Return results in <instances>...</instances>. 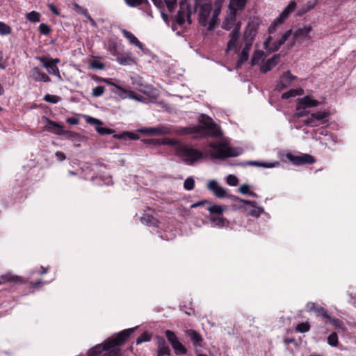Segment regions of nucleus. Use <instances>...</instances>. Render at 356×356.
<instances>
[{
	"label": "nucleus",
	"instance_id": "1",
	"mask_svg": "<svg viewBox=\"0 0 356 356\" xmlns=\"http://www.w3.org/2000/svg\"><path fill=\"white\" fill-rule=\"evenodd\" d=\"M225 0H194V12H197V20L202 26L212 31L218 24Z\"/></svg>",
	"mask_w": 356,
	"mask_h": 356
},
{
	"label": "nucleus",
	"instance_id": "2",
	"mask_svg": "<svg viewBox=\"0 0 356 356\" xmlns=\"http://www.w3.org/2000/svg\"><path fill=\"white\" fill-rule=\"evenodd\" d=\"M136 327L124 330L120 332L115 338L108 339L103 343L90 348L87 353V356H98L104 350L109 352L113 346H120L129 337L134 333Z\"/></svg>",
	"mask_w": 356,
	"mask_h": 356
},
{
	"label": "nucleus",
	"instance_id": "3",
	"mask_svg": "<svg viewBox=\"0 0 356 356\" xmlns=\"http://www.w3.org/2000/svg\"><path fill=\"white\" fill-rule=\"evenodd\" d=\"M241 22H236V13L234 10H229L227 13L225 20L222 22V28L227 31L233 29L229 33V40L227 44L226 51H229L235 48L236 42L240 35Z\"/></svg>",
	"mask_w": 356,
	"mask_h": 356
},
{
	"label": "nucleus",
	"instance_id": "4",
	"mask_svg": "<svg viewBox=\"0 0 356 356\" xmlns=\"http://www.w3.org/2000/svg\"><path fill=\"white\" fill-rule=\"evenodd\" d=\"M179 9L177 14L171 16L172 26L173 31L177 30V26L184 27L186 21L188 24H192L191 15L192 10L190 3L188 0H181L179 3Z\"/></svg>",
	"mask_w": 356,
	"mask_h": 356
},
{
	"label": "nucleus",
	"instance_id": "5",
	"mask_svg": "<svg viewBox=\"0 0 356 356\" xmlns=\"http://www.w3.org/2000/svg\"><path fill=\"white\" fill-rule=\"evenodd\" d=\"M211 149L210 154L212 159H223L228 157L237 156L242 154L243 149L240 147H227L225 148L224 143L213 142L209 144Z\"/></svg>",
	"mask_w": 356,
	"mask_h": 356
},
{
	"label": "nucleus",
	"instance_id": "6",
	"mask_svg": "<svg viewBox=\"0 0 356 356\" xmlns=\"http://www.w3.org/2000/svg\"><path fill=\"white\" fill-rule=\"evenodd\" d=\"M175 154L188 165H193L202 157V152L182 143L175 147Z\"/></svg>",
	"mask_w": 356,
	"mask_h": 356
},
{
	"label": "nucleus",
	"instance_id": "7",
	"mask_svg": "<svg viewBox=\"0 0 356 356\" xmlns=\"http://www.w3.org/2000/svg\"><path fill=\"white\" fill-rule=\"evenodd\" d=\"M165 337L168 342L172 346L176 355H184L187 353V349L179 341L175 333L170 330L165 332Z\"/></svg>",
	"mask_w": 356,
	"mask_h": 356
},
{
	"label": "nucleus",
	"instance_id": "8",
	"mask_svg": "<svg viewBox=\"0 0 356 356\" xmlns=\"http://www.w3.org/2000/svg\"><path fill=\"white\" fill-rule=\"evenodd\" d=\"M312 31V27L311 26L298 28L293 33V43L302 44L304 42L310 41L312 40V36L310 35Z\"/></svg>",
	"mask_w": 356,
	"mask_h": 356
},
{
	"label": "nucleus",
	"instance_id": "9",
	"mask_svg": "<svg viewBox=\"0 0 356 356\" xmlns=\"http://www.w3.org/2000/svg\"><path fill=\"white\" fill-rule=\"evenodd\" d=\"M85 120L88 124L94 125L95 130L100 135H108L115 133L114 129L102 127L103 122L97 118L86 115Z\"/></svg>",
	"mask_w": 356,
	"mask_h": 356
},
{
	"label": "nucleus",
	"instance_id": "10",
	"mask_svg": "<svg viewBox=\"0 0 356 356\" xmlns=\"http://www.w3.org/2000/svg\"><path fill=\"white\" fill-rule=\"evenodd\" d=\"M286 158L294 165H300L303 164H312L315 162V159L310 154H302L298 156H294L291 154H287Z\"/></svg>",
	"mask_w": 356,
	"mask_h": 356
},
{
	"label": "nucleus",
	"instance_id": "11",
	"mask_svg": "<svg viewBox=\"0 0 356 356\" xmlns=\"http://www.w3.org/2000/svg\"><path fill=\"white\" fill-rule=\"evenodd\" d=\"M200 122L204 125L207 129L211 132L212 136H218L221 135L220 128L209 116L204 114L201 115Z\"/></svg>",
	"mask_w": 356,
	"mask_h": 356
},
{
	"label": "nucleus",
	"instance_id": "12",
	"mask_svg": "<svg viewBox=\"0 0 356 356\" xmlns=\"http://www.w3.org/2000/svg\"><path fill=\"white\" fill-rule=\"evenodd\" d=\"M320 104V102L313 99L310 95H306L297 99L296 110L305 109L306 108L316 107Z\"/></svg>",
	"mask_w": 356,
	"mask_h": 356
},
{
	"label": "nucleus",
	"instance_id": "13",
	"mask_svg": "<svg viewBox=\"0 0 356 356\" xmlns=\"http://www.w3.org/2000/svg\"><path fill=\"white\" fill-rule=\"evenodd\" d=\"M156 340L157 346V356H170L171 350L165 339L163 337L156 336Z\"/></svg>",
	"mask_w": 356,
	"mask_h": 356
},
{
	"label": "nucleus",
	"instance_id": "14",
	"mask_svg": "<svg viewBox=\"0 0 356 356\" xmlns=\"http://www.w3.org/2000/svg\"><path fill=\"white\" fill-rule=\"evenodd\" d=\"M207 188L217 197L222 198L226 196L225 189L220 186L216 180L209 181L207 184Z\"/></svg>",
	"mask_w": 356,
	"mask_h": 356
},
{
	"label": "nucleus",
	"instance_id": "15",
	"mask_svg": "<svg viewBox=\"0 0 356 356\" xmlns=\"http://www.w3.org/2000/svg\"><path fill=\"white\" fill-rule=\"evenodd\" d=\"M140 131L144 134H149L158 136L167 135L171 133L170 129L165 127L144 128L140 129Z\"/></svg>",
	"mask_w": 356,
	"mask_h": 356
},
{
	"label": "nucleus",
	"instance_id": "16",
	"mask_svg": "<svg viewBox=\"0 0 356 356\" xmlns=\"http://www.w3.org/2000/svg\"><path fill=\"white\" fill-rule=\"evenodd\" d=\"M281 57L280 54H275L270 58H268L266 60L264 64L261 66V71L266 74L268 72L270 71L277 63Z\"/></svg>",
	"mask_w": 356,
	"mask_h": 356
},
{
	"label": "nucleus",
	"instance_id": "17",
	"mask_svg": "<svg viewBox=\"0 0 356 356\" xmlns=\"http://www.w3.org/2000/svg\"><path fill=\"white\" fill-rule=\"evenodd\" d=\"M306 309L307 312H314L317 315L321 316L323 318H330V315L327 314V310L315 302H309L306 305Z\"/></svg>",
	"mask_w": 356,
	"mask_h": 356
},
{
	"label": "nucleus",
	"instance_id": "18",
	"mask_svg": "<svg viewBox=\"0 0 356 356\" xmlns=\"http://www.w3.org/2000/svg\"><path fill=\"white\" fill-rule=\"evenodd\" d=\"M38 59L42 63L43 66L47 69L49 74H54L58 76L59 79L61 78L59 69L56 65H54L53 63H49L48 59L45 57H40Z\"/></svg>",
	"mask_w": 356,
	"mask_h": 356
},
{
	"label": "nucleus",
	"instance_id": "19",
	"mask_svg": "<svg viewBox=\"0 0 356 356\" xmlns=\"http://www.w3.org/2000/svg\"><path fill=\"white\" fill-rule=\"evenodd\" d=\"M186 333L192 340L193 345L195 349L202 346L203 339L200 333L191 329L186 330Z\"/></svg>",
	"mask_w": 356,
	"mask_h": 356
},
{
	"label": "nucleus",
	"instance_id": "20",
	"mask_svg": "<svg viewBox=\"0 0 356 356\" xmlns=\"http://www.w3.org/2000/svg\"><path fill=\"white\" fill-rule=\"evenodd\" d=\"M31 77L36 81L49 82L51 81L49 76L38 67H34L31 70Z\"/></svg>",
	"mask_w": 356,
	"mask_h": 356
},
{
	"label": "nucleus",
	"instance_id": "21",
	"mask_svg": "<svg viewBox=\"0 0 356 356\" xmlns=\"http://www.w3.org/2000/svg\"><path fill=\"white\" fill-rule=\"evenodd\" d=\"M295 79L296 76L292 75L289 71L286 72L281 77L280 82L277 85V88L279 90H282L286 88Z\"/></svg>",
	"mask_w": 356,
	"mask_h": 356
},
{
	"label": "nucleus",
	"instance_id": "22",
	"mask_svg": "<svg viewBox=\"0 0 356 356\" xmlns=\"http://www.w3.org/2000/svg\"><path fill=\"white\" fill-rule=\"evenodd\" d=\"M296 7V3L294 1H291L280 15L277 18V22L282 24L284 20L288 18L289 15L295 10Z\"/></svg>",
	"mask_w": 356,
	"mask_h": 356
},
{
	"label": "nucleus",
	"instance_id": "23",
	"mask_svg": "<svg viewBox=\"0 0 356 356\" xmlns=\"http://www.w3.org/2000/svg\"><path fill=\"white\" fill-rule=\"evenodd\" d=\"M252 44L251 42H246L245 44V47L243 48L240 55H239V59L237 61L236 67H239L243 65L248 59L249 56V52L250 51Z\"/></svg>",
	"mask_w": 356,
	"mask_h": 356
},
{
	"label": "nucleus",
	"instance_id": "24",
	"mask_svg": "<svg viewBox=\"0 0 356 356\" xmlns=\"http://www.w3.org/2000/svg\"><path fill=\"white\" fill-rule=\"evenodd\" d=\"M46 120L48 122V124L46 126L47 130L57 135L63 134V127L62 125L48 118H46Z\"/></svg>",
	"mask_w": 356,
	"mask_h": 356
},
{
	"label": "nucleus",
	"instance_id": "25",
	"mask_svg": "<svg viewBox=\"0 0 356 356\" xmlns=\"http://www.w3.org/2000/svg\"><path fill=\"white\" fill-rule=\"evenodd\" d=\"M122 33L123 36L127 38L131 44L136 45L140 49H143V45L133 33L126 29H122Z\"/></svg>",
	"mask_w": 356,
	"mask_h": 356
},
{
	"label": "nucleus",
	"instance_id": "26",
	"mask_svg": "<svg viewBox=\"0 0 356 356\" xmlns=\"http://www.w3.org/2000/svg\"><path fill=\"white\" fill-rule=\"evenodd\" d=\"M248 1V0H230L228 8L236 13L237 10H242L245 8Z\"/></svg>",
	"mask_w": 356,
	"mask_h": 356
},
{
	"label": "nucleus",
	"instance_id": "27",
	"mask_svg": "<svg viewBox=\"0 0 356 356\" xmlns=\"http://www.w3.org/2000/svg\"><path fill=\"white\" fill-rule=\"evenodd\" d=\"M330 114V112L327 111H318L312 113V117L314 118L316 122H319L320 124H321L327 122V118L329 117Z\"/></svg>",
	"mask_w": 356,
	"mask_h": 356
},
{
	"label": "nucleus",
	"instance_id": "28",
	"mask_svg": "<svg viewBox=\"0 0 356 356\" xmlns=\"http://www.w3.org/2000/svg\"><path fill=\"white\" fill-rule=\"evenodd\" d=\"M272 38L269 36L264 43V48L269 52H275L277 51L282 44H278V41L273 42L270 45V41Z\"/></svg>",
	"mask_w": 356,
	"mask_h": 356
},
{
	"label": "nucleus",
	"instance_id": "29",
	"mask_svg": "<svg viewBox=\"0 0 356 356\" xmlns=\"http://www.w3.org/2000/svg\"><path fill=\"white\" fill-rule=\"evenodd\" d=\"M143 224L148 226H156L157 220L151 215L143 214L140 218Z\"/></svg>",
	"mask_w": 356,
	"mask_h": 356
},
{
	"label": "nucleus",
	"instance_id": "30",
	"mask_svg": "<svg viewBox=\"0 0 356 356\" xmlns=\"http://www.w3.org/2000/svg\"><path fill=\"white\" fill-rule=\"evenodd\" d=\"M317 2H318L317 0H312V1H307V3H305L302 6V8L299 10L298 15H301L304 13H306L311 9L314 8L316 6V5L317 4Z\"/></svg>",
	"mask_w": 356,
	"mask_h": 356
},
{
	"label": "nucleus",
	"instance_id": "31",
	"mask_svg": "<svg viewBox=\"0 0 356 356\" xmlns=\"http://www.w3.org/2000/svg\"><path fill=\"white\" fill-rule=\"evenodd\" d=\"M264 212V209L257 207L256 204L252 207V209L247 211V214L254 217H259Z\"/></svg>",
	"mask_w": 356,
	"mask_h": 356
},
{
	"label": "nucleus",
	"instance_id": "32",
	"mask_svg": "<svg viewBox=\"0 0 356 356\" xmlns=\"http://www.w3.org/2000/svg\"><path fill=\"white\" fill-rule=\"evenodd\" d=\"M211 223L213 226L222 227L225 225V218L219 216H212L210 218Z\"/></svg>",
	"mask_w": 356,
	"mask_h": 356
},
{
	"label": "nucleus",
	"instance_id": "33",
	"mask_svg": "<svg viewBox=\"0 0 356 356\" xmlns=\"http://www.w3.org/2000/svg\"><path fill=\"white\" fill-rule=\"evenodd\" d=\"M207 210L211 213L221 215L224 212L225 208L222 206L214 204L209 207Z\"/></svg>",
	"mask_w": 356,
	"mask_h": 356
},
{
	"label": "nucleus",
	"instance_id": "34",
	"mask_svg": "<svg viewBox=\"0 0 356 356\" xmlns=\"http://www.w3.org/2000/svg\"><path fill=\"white\" fill-rule=\"evenodd\" d=\"M264 56V52L261 50H256L251 58V65H257Z\"/></svg>",
	"mask_w": 356,
	"mask_h": 356
},
{
	"label": "nucleus",
	"instance_id": "35",
	"mask_svg": "<svg viewBox=\"0 0 356 356\" xmlns=\"http://www.w3.org/2000/svg\"><path fill=\"white\" fill-rule=\"evenodd\" d=\"M26 19L31 22H38L40 20V15L38 12L31 11L26 13Z\"/></svg>",
	"mask_w": 356,
	"mask_h": 356
},
{
	"label": "nucleus",
	"instance_id": "36",
	"mask_svg": "<svg viewBox=\"0 0 356 356\" xmlns=\"http://www.w3.org/2000/svg\"><path fill=\"white\" fill-rule=\"evenodd\" d=\"M152 339V334L148 332H144L137 339L136 344L139 345L143 342L149 341Z\"/></svg>",
	"mask_w": 356,
	"mask_h": 356
},
{
	"label": "nucleus",
	"instance_id": "37",
	"mask_svg": "<svg viewBox=\"0 0 356 356\" xmlns=\"http://www.w3.org/2000/svg\"><path fill=\"white\" fill-rule=\"evenodd\" d=\"M127 6L131 8H136L140 6L142 3H148V0H124Z\"/></svg>",
	"mask_w": 356,
	"mask_h": 356
},
{
	"label": "nucleus",
	"instance_id": "38",
	"mask_svg": "<svg viewBox=\"0 0 356 356\" xmlns=\"http://www.w3.org/2000/svg\"><path fill=\"white\" fill-rule=\"evenodd\" d=\"M165 5L166 6L167 10L169 13H173L177 8V0H163Z\"/></svg>",
	"mask_w": 356,
	"mask_h": 356
},
{
	"label": "nucleus",
	"instance_id": "39",
	"mask_svg": "<svg viewBox=\"0 0 356 356\" xmlns=\"http://www.w3.org/2000/svg\"><path fill=\"white\" fill-rule=\"evenodd\" d=\"M248 163V165H250L258 166V167H264V168H270L275 167L279 163H261V162H259V161H249Z\"/></svg>",
	"mask_w": 356,
	"mask_h": 356
},
{
	"label": "nucleus",
	"instance_id": "40",
	"mask_svg": "<svg viewBox=\"0 0 356 356\" xmlns=\"http://www.w3.org/2000/svg\"><path fill=\"white\" fill-rule=\"evenodd\" d=\"M310 325L308 322H302L297 325L296 331L300 333H305L309 330Z\"/></svg>",
	"mask_w": 356,
	"mask_h": 356
},
{
	"label": "nucleus",
	"instance_id": "41",
	"mask_svg": "<svg viewBox=\"0 0 356 356\" xmlns=\"http://www.w3.org/2000/svg\"><path fill=\"white\" fill-rule=\"evenodd\" d=\"M254 36V31L252 29H249L248 27L245 29L244 33V40L245 43L251 42L252 43L253 38Z\"/></svg>",
	"mask_w": 356,
	"mask_h": 356
},
{
	"label": "nucleus",
	"instance_id": "42",
	"mask_svg": "<svg viewBox=\"0 0 356 356\" xmlns=\"http://www.w3.org/2000/svg\"><path fill=\"white\" fill-rule=\"evenodd\" d=\"M43 100L49 103L56 104L60 100V98L54 95L47 94L44 96Z\"/></svg>",
	"mask_w": 356,
	"mask_h": 356
},
{
	"label": "nucleus",
	"instance_id": "43",
	"mask_svg": "<svg viewBox=\"0 0 356 356\" xmlns=\"http://www.w3.org/2000/svg\"><path fill=\"white\" fill-rule=\"evenodd\" d=\"M338 335L336 332H332L327 337V343L332 346H337L338 344Z\"/></svg>",
	"mask_w": 356,
	"mask_h": 356
},
{
	"label": "nucleus",
	"instance_id": "44",
	"mask_svg": "<svg viewBox=\"0 0 356 356\" xmlns=\"http://www.w3.org/2000/svg\"><path fill=\"white\" fill-rule=\"evenodd\" d=\"M195 181L192 177H188L184 182V188L187 191H191L194 188Z\"/></svg>",
	"mask_w": 356,
	"mask_h": 356
},
{
	"label": "nucleus",
	"instance_id": "45",
	"mask_svg": "<svg viewBox=\"0 0 356 356\" xmlns=\"http://www.w3.org/2000/svg\"><path fill=\"white\" fill-rule=\"evenodd\" d=\"M10 33L11 28L4 22H0V34L3 35L10 34Z\"/></svg>",
	"mask_w": 356,
	"mask_h": 356
},
{
	"label": "nucleus",
	"instance_id": "46",
	"mask_svg": "<svg viewBox=\"0 0 356 356\" xmlns=\"http://www.w3.org/2000/svg\"><path fill=\"white\" fill-rule=\"evenodd\" d=\"M105 90V88L102 86H99L92 89V95L93 97H97L102 96Z\"/></svg>",
	"mask_w": 356,
	"mask_h": 356
},
{
	"label": "nucleus",
	"instance_id": "47",
	"mask_svg": "<svg viewBox=\"0 0 356 356\" xmlns=\"http://www.w3.org/2000/svg\"><path fill=\"white\" fill-rule=\"evenodd\" d=\"M161 145H172V146H174L175 147L177 145H179L181 144L178 140H177L175 139H170V138L161 139Z\"/></svg>",
	"mask_w": 356,
	"mask_h": 356
},
{
	"label": "nucleus",
	"instance_id": "48",
	"mask_svg": "<svg viewBox=\"0 0 356 356\" xmlns=\"http://www.w3.org/2000/svg\"><path fill=\"white\" fill-rule=\"evenodd\" d=\"M292 35V29H289L286 31L280 38L278 41V44H284L285 42L289 38V37Z\"/></svg>",
	"mask_w": 356,
	"mask_h": 356
},
{
	"label": "nucleus",
	"instance_id": "49",
	"mask_svg": "<svg viewBox=\"0 0 356 356\" xmlns=\"http://www.w3.org/2000/svg\"><path fill=\"white\" fill-rule=\"evenodd\" d=\"M326 319L329 320L330 323L334 327L337 328H342L343 322L339 320V318H332L330 316V318H325Z\"/></svg>",
	"mask_w": 356,
	"mask_h": 356
},
{
	"label": "nucleus",
	"instance_id": "50",
	"mask_svg": "<svg viewBox=\"0 0 356 356\" xmlns=\"http://www.w3.org/2000/svg\"><path fill=\"white\" fill-rule=\"evenodd\" d=\"M303 124L306 126H309V127H317V126L320 125V123L316 122V120L314 119V118H312V116L310 118H309L308 119L304 120Z\"/></svg>",
	"mask_w": 356,
	"mask_h": 356
},
{
	"label": "nucleus",
	"instance_id": "51",
	"mask_svg": "<svg viewBox=\"0 0 356 356\" xmlns=\"http://www.w3.org/2000/svg\"><path fill=\"white\" fill-rule=\"evenodd\" d=\"M238 180L235 175H229L227 177V183L229 186H236L238 184Z\"/></svg>",
	"mask_w": 356,
	"mask_h": 356
},
{
	"label": "nucleus",
	"instance_id": "52",
	"mask_svg": "<svg viewBox=\"0 0 356 356\" xmlns=\"http://www.w3.org/2000/svg\"><path fill=\"white\" fill-rule=\"evenodd\" d=\"M39 31L41 34L48 35L51 31V29L47 24H41L39 26Z\"/></svg>",
	"mask_w": 356,
	"mask_h": 356
},
{
	"label": "nucleus",
	"instance_id": "53",
	"mask_svg": "<svg viewBox=\"0 0 356 356\" xmlns=\"http://www.w3.org/2000/svg\"><path fill=\"white\" fill-rule=\"evenodd\" d=\"M298 95H299L298 91L296 90L292 89L286 92L283 93L282 97V99H289L291 97H295Z\"/></svg>",
	"mask_w": 356,
	"mask_h": 356
},
{
	"label": "nucleus",
	"instance_id": "54",
	"mask_svg": "<svg viewBox=\"0 0 356 356\" xmlns=\"http://www.w3.org/2000/svg\"><path fill=\"white\" fill-rule=\"evenodd\" d=\"M161 13V16L163 19V20L164 21V22L165 23V24L168 26H172V22L170 23V17L168 16V15H167L164 10H162L160 12Z\"/></svg>",
	"mask_w": 356,
	"mask_h": 356
},
{
	"label": "nucleus",
	"instance_id": "55",
	"mask_svg": "<svg viewBox=\"0 0 356 356\" xmlns=\"http://www.w3.org/2000/svg\"><path fill=\"white\" fill-rule=\"evenodd\" d=\"M238 191L243 195H248L250 193V186L248 184H243L238 188Z\"/></svg>",
	"mask_w": 356,
	"mask_h": 356
},
{
	"label": "nucleus",
	"instance_id": "56",
	"mask_svg": "<svg viewBox=\"0 0 356 356\" xmlns=\"http://www.w3.org/2000/svg\"><path fill=\"white\" fill-rule=\"evenodd\" d=\"M118 61L121 65H130L134 60L130 57H123L121 58H118Z\"/></svg>",
	"mask_w": 356,
	"mask_h": 356
},
{
	"label": "nucleus",
	"instance_id": "57",
	"mask_svg": "<svg viewBox=\"0 0 356 356\" xmlns=\"http://www.w3.org/2000/svg\"><path fill=\"white\" fill-rule=\"evenodd\" d=\"M108 49L112 55H113V56L118 55V48H117V45L115 43H114V42L110 43L109 46H108Z\"/></svg>",
	"mask_w": 356,
	"mask_h": 356
},
{
	"label": "nucleus",
	"instance_id": "58",
	"mask_svg": "<svg viewBox=\"0 0 356 356\" xmlns=\"http://www.w3.org/2000/svg\"><path fill=\"white\" fill-rule=\"evenodd\" d=\"M102 81L106 82V83H107L108 84H109V85H111V86H113L115 87L118 90H120V91H122V92H124V93H125V92H127L126 90H124V88H122L121 86H118V85H116L115 83H113V82H112V81H111V80H109V79H102Z\"/></svg>",
	"mask_w": 356,
	"mask_h": 356
},
{
	"label": "nucleus",
	"instance_id": "59",
	"mask_svg": "<svg viewBox=\"0 0 356 356\" xmlns=\"http://www.w3.org/2000/svg\"><path fill=\"white\" fill-rule=\"evenodd\" d=\"M153 3L154 6L159 9L160 12L164 10L165 3L163 0H157Z\"/></svg>",
	"mask_w": 356,
	"mask_h": 356
},
{
	"label": "nucleus",
	"instance_id": "60",
	"mask_svg": "<svg viewBox=\"0 0 356 356\" xmlns=\"http://www.w3.org/2000/svg\"><path fill=\"white\" fill-rule=\"evenodd\" d=\"M209 203H210V202L207 200H201V201H199L197 202H195V203L191 204V209L197 208V207L203 206L205 204H209Z\"/></svg>",
	"mask_w": 356,
	"mask_h": 356
},
{
	"label": "nucleus",
	"instance_id": "61",
	"mask_svg": "<svg viewBox=\"0 0 356 356\" xmlns=\"http://www.w3.org/2000/svg\"><path fill=\"white\" fill-rule=\"evenodd\" d=\"M91 67L95 69L102 70L104 66L103 63L97 60H94L91 63Z\"/></svg>",
	"mask_w": 356,
	"mask_h": 356
},
{
	"label": "nucleus",
	"instance_id": "62",
	"mask_svg": "<svg viewBox=\"0 0 356 356\" xmlns=\"http://www.w3.org/2000/svg\"><path fill=\"white\" fill-rule=\"evenodd\" d=\"M296 116L298 118L304 117L308 115V112L305 109L296 110Z\"/></svg>",
	"mask_w": 356,
	"mask_h": 356
},
{
	"label": "nucleus",
	"instance_id": "63",
	"mask_svg": "<svg viewBox=\"0 0 356 356\" xmlns=\"http://www.w3.org/2000/svg\"><path fill=\"white\" fill-rule=\"evenodd\" d=\"M278 24H280V23L277 22V19L276 20L274 21V22L269 26L268 28V31L270 33H273L275 31V29H276V26L278 25Z\"/></svg>",
	"mask_w": 356,
	"mask_h": 356
},
{
	"label": "nucleus",
	"instance_id": "64",
	"mask_svg": "<svg viewBox=\"0 0 356 356\" xmlns=\"http://www.w3.org/2000/svg\"><path fill=\"white\" fill-rule=\"evenodd\" d=\"M55 156L56 159L60 161H64L66 158L65 154L61 152H56Z\"/></svg>",
	"mask_w": 356,
	"mask_h": 356
}]
</instances>
